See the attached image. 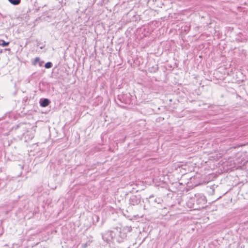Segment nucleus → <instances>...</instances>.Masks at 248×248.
<instances>
[{"mask_svg": "<svg viewBox=\"0 0 248 248\" xmlns=\"http://www.w3.org/2000/svg\"><path fill=\"white\" fill-rule=\"evenodd\" d=\"M8 1L14 5H17L21 2V0H8Z\"/></svg>", "mask_w": 248, "mask_h": 248, "instance_id": "7", "label": "nucleus"}, {"mask_svg": "<svg viewBox=\"0 0 248 248\" xmlns=\"http://www.w3.org/2000/svg\"><path fill=\"white\" fill-rule=\"evenodd\" d=\"M44 63V62L43 61H42V62H40L39 61V66H42V65H43V63Z\"/></svg>", "mask_w": 248, "mask_h": 248, "instance_id": "14", "label": "nucleus"}, {"mask_svg": "<svg viewBox=\"0 0 248 248\" xmlns=\"http://www.w3.org/2000/svg\"><path fill=\"white\" fill-rule=\"evenodd\" d=\"M149 69H150V72H155L158 69V66L157 65H155V66H153V67L149 68Z\"/></svg>", "mask_w": 248, "mask_h": 248, "instance_id": "10", "label": "nucleus"}, {"mask_svg": "<svg viewBox=\"0 0 248 248\" xmlns=\"http://www.w3.org/2000/svg\"><path fill=\"white\" fill-rule=\"evenodd\" d=\"M154 197V196L153 195H151L149 197V199H151L152 198H153Z\"/></svg>", "mask_w": 248, "mask_h": 248, "instance_id": "15", "label": "nucleus"}, {"mask_svg": "<svg viewBox=\"0 0 248 248\" xmlns=\"http://www.w3.org/2000/svg\"><path fill=\"white\" fill-rule=\"evenodd\" d=\"M140 195H132L129 199V204L132 205H136L139 204L140 202Z\"/></svg>", "mask_w": 248, "mask_h": 248, "instance_id": "5", "label": "nucleus"}, {"mask_svg": "<svg viewBox=\"0 0 248 248\" xmlns=\"http://www.w3.org/2000/svg\"><path fill=\"white\" fill-rule=\"evenodd\" d=\"M162 201V200L160 198H155V199L154 200V202L155 203H158V204H159V203H161Z\"/></svg>", "mask_w": 248, "mask_h": 248, "instance_id": "12", "label": "nucleus"}, {"mask_svg": "<svg viewBox=\"0 0 248 248\" xmlns=\"http://www.w3.org/2000/svg\"><path fill=\"white\" fill-rule=\"evenodd\" d=\"M207 200L205 197L202 194L195 195V197L190 199V203H192L193 206L191 208L195 207L197 209L203 208L206 203ZM190 202H188V203Z\"/></svg>", "mask_w": 248, "mask_h": 248, "instance_id": "1", "label": "nucleus"}, {"mask_svg": "<svg viewBox=\"0 0 248 248\" xmlns=\"http://www.w3.org/2000/svg\"><path fill=\"white\" fill-rule=\"evenodd\" d=\"M131 97L130 93H122L117 96V99L121 103L130 104L131 103Z\"/></svg>", "mask_w": 248, "mask_h": 248, "instance_id": "4", "label": "nucleus"}, {"mask_svg": "<svg viewBox=\"0 0 248 248\" xmlns=\"http://www.w3.org/2000/svg\"><path fill=\"white\" fill-rule=\"evenodd\" d=\"M9 44V42H5L3 40L0 39V46L4 47L8 46Z\"/></svg>", "mask_w": 248, "mask_h": 248, "instance_id": "8", "label": "nucleus"}, {"mask_svg": "<svg viewBox=\"0 0 248 248\" xmlns=\"http://www.w3.org/2000/svg\"><path fill=\"white\" fill-rule=\"evenodd\" d=\"M91 242L90 241H88L85 243H83L81 244L82 248H87L89 246H90Z\"/></svg>", "mask_w": 248, "mask_h": 248, "instance_id": "9", "label": "nucleus"}, {"mask_svg": "<svg viewBox=\"0 0 248 248\" xmlns=\"http://www.w3.org/2000/svg\"><path fill=\"white\" fill-rule=\"evenodd\" d=\"M115 234V230L113 228V230L108 231L102 233V237L103 240L107 242H114V237Z\"/></svg>", "mask_w": 248, "mask_h": 248, "instance_id": "3", "label": "nucleus"}, {"mask_svg": "<svg viewBox=\"0 0 248 248\" xmlns=\"http://www.w3.org/2000/svg\"><path fill=\"white\" fill-rule=\"evenodd\" d=\"M114 230L115 234H114V242L116 241L119 243L123 242L126 237V234L121 231L120 228L116 227L114 228Z\"/></svg>", "mask_w": 248, "mask_h": 248, "instance_id": "2", "label": "nucleus"}, {"mask_svg": "<svg viewBox=\"0 0 248 248\" xmlns=\"http://www.w3.org/2000/svg\"><path fill=\"white\" fill-rule=\"evenodd\" d=\"M50 101L47 98H41L39 101L40 105L42 107H46L50 103Z\"/></svg>", "mask_w": 248, "mask_h": 248, "instance_id": "6", "label": "nucleus"}, {"mask_svg": "<svg viewBox=\"0 0 248 248\" xmlns=\"http://www.w3.org/2000/svg\"><path fill=\"white\" fill-rule=\"evenodd\" d=\"M40 60V58L39 57L35 58L34 60V61H33V62H32V64L33 65H35L37 63V62H39Z\"/></svg>", "mask_w": 248, "mask_h": 248, "instance_id": "13", "label": "nucleus"}, {"mask_svg": "<svg viewBox=\"0 0 248 248\" xmlns=\"http://www.w3.org/2000/svg\"><path fill=\"white\" fill-rule=\"evenodd\" d=\"M52 63L51 62H48L45 64V67L46 68L49 69L51 68L52 67Z\"/></svg>", "mask_w": 248, "mask_h": 248, "instance_id": "11", "label": "nucleus"}]
</instances>
